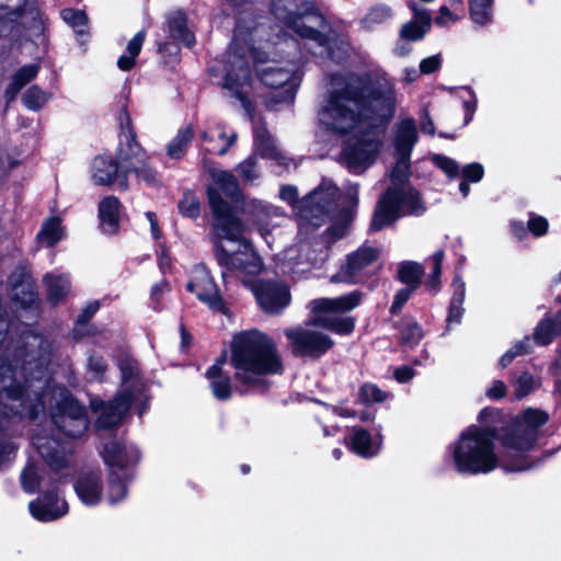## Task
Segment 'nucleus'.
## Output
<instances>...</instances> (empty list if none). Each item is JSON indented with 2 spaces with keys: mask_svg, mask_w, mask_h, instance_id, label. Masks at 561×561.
Masks as SVG:
<instances>
[{
  "mask_svg": "<svg viewBox=\"0 0 561 561\" xmlns=\"http://www.w3.org/2000/svg\"><path fill=\"white\" fill-rule=\"evenodd\" d=\"M415 288L413 287H409V288H402L400 289L396 296H394V300H393V304L391 306V312L392 313H396L398 311L401 310V308L403 307V305L409 300V298L411 297L413 290Z\"/></svg>",
  "mask_w": 561,
  "mask_h": 561,
  "instance_id": "57",
  "label": "nucleus"
},
{
  "mask_svg": "<svg viewBox=\"0 0 561 561\" xmlns=\"http://www.w3.org/2000/svg\"><path fill=\"white\" fill-rule=\"evenodd\" d=\"M42 480L41 469L30 463L21 473L22 488L27 493H34L38 490Z\"/></svg>",
  "mask_w": 561,
  "mask_h": 561,
  "instance_id": "41",
  "label": "nucleus"
},
{
  "mask_svg": "<svg viewBox=\"0 0 561 561\" xmlns=\"http://www.w3.org/2000/svg\"><path fill=\"white\" fill-rule=\"evenodd\" d=\"M424 268L416 262H403L399 268V278L402 283L416 288L421 282Z\"/></svg>",
  "mask_w": 561,
  "mask_h": 561,
  "instance_id": "40",
  "label": "nucleus"
},
{
  "mask_svg": "<svg viewBox=\"0 0 561 561\" xmlns=\"http://www.w3.org/2000/svg\"><path fill=\"white\" fill-rule=\"evenodd\" d=\"M169 32L173 39L187 47H191L195 42V36L188 28L186 15L182 11H175L170 14Z\"/></svg>",
  "mask_w": 561,
  "mask_h": 561,
  "instance_id": "29",
  "label": "nucleus"
},
{
  "mask_svg": "<svg viewBox=\"0 0 561 561\" xmlns=\"http://www.w3.org/2000/svg\"><path fill=\"white\" fill-rule=\"evenodd\" d=\"M45 364L46 357L34 359L26 354L21 376L18 375L16 365H0V428L4 430L10 419H35L44 411L48 400L56 427L69 437L80 436L88 428L84 409L65 388L51 383ZM15 449L16 446L7 435L0 433V469L10 460Z\"/></svg>",
  "mask_w": 561,
  "mask_h": 561,
  "instance_id": "3",
  "label": "nucleus"
},
{
  "mask_svg": "<svg viewBox=\"0 0 561 561\" xmlns=\"http://www.w3.org/2000/svg\"><path fill=\"white\" fill-rule=\"evenodd\" d=\"M484 169L478 162L469 163L462 168L461 175L468 182H480L483 178Z\"/></svg>",
  "mask_w": 561,
  "mask_h": 561,
  "instance_id": "53",
  "label": "nucleus"
},
{
  "mask_svg": "<svg viewBox=\"0 0 561 561\" xmlns=\"http://www.w3.org/2000/svg\"><path fill=\"white\" fill-rule=\"evenodd\" d=\"M101 471L99 469H85L80 472L75 491L80 501L88 506L98 505L103 496Z\"/></svg>",
  "mask_w": 561,
  "mask_h": 561,
  "instance_id": "20",
  "label": "nucleus"
},
{
  "mask_svg": "<svg viewBox=\"0 0 561 561\" xmlns=\"http://www.w3.org/2000/svg\"><path fill=\"white\" fill-rule=\"evenodd\" d=\"M528 230L534 236L541 237L548 230V220L545 217L531 215L528 220Z\"/></svg>",
  "mask_w": 561,
  "mask_h": 561,
  "instance_id": "55",
  "label": "nucleus"
},
{
  "mask_svg": "<svg viewBox=\"0 0 561 561\" xmlns=\"http://www.w3.org/2000/svg\"><path fill=\"white\" fill-rule=\"evenodd\" d=\"M102 458L110 468L111 473L126 469L130 462L126 447L117 440L105 444L102 450Z\"/></svg>",
  "mask_w": 561,
  "mask_h": 561,
  "instance_id": "28",
  "label": "nucleus"
},
{
  "mask_svg": "<svg viewBox=\"0 0 561 561\" xmlns=\"http://www.w3.org/2000/svg\"><path fill=\"white\" fill-rule=\"evenodd\" d=\"M409 9L413 12V19L403 24L400 30V38L407 41H420L424 37L431 27V15L424 8L411 0L408 2Z\"/></svg>",
  "mask_w": 561,
  "mask_h": 561,
  "instance_id": "22",
  "label": "nucleus"
},
{
  "mask_svg": "<svg viewBox=\"0 0 561 561\" xmlns=\"http://www.w3.org/2000/svg\"><path fill=\"white\" fill-rule=\"evenodd\" d=\"M432 160L448 178L455 179L460 174L458 163L451 158L434 154Z\"/></svg>",
  "mask_w": 561,
  "mask_h": 561,
  "instance_id": "50",
  "label": "nucleus"
},
{
  "mask_svg": "<svg viewBox=\"0 0 561 561\" xmlns=\"http://www.w3.org/2000/svg\"><path fill=\"white\" fill-rule=\"evenodd\" d=\"M379 252L370 245H363L348 255L346 264L332 276L333 283H356L366 270L378 259Z\"/></svg>",
  "mask_w": 561,
  "mask_h": 561,
  "instance_id": "14",
  "label": "nucleus"
},
{
  "mask_svg": "<svg viewBox=\"0 0 561 561\" xmlns=\"http://www.w3.org/2000/svg\"><path fill=\"white\" fill-rule=\"evenodd\" d=\"M514 389V396L523 399L540 386V379L531 374L524 371L511 381Z\"/></svg>",
  "mask_w": 561,
  "mask_h": 561,
  "instance_id": "37",
  "label": "nucleus"
},
{
  "mask_svg": "<svg viewBox=\"0 0 561 561\" xmlns=\"http://www.w3.org/2000/svg\"><path fill=\"white\" fill-rule=\"evenodd\" d=\"M391 16V10L385 4L376 5L365 14L360 20V25L367 31H373L378 25L388 21Z\"/></svg>",
  "mask_w": 561,
  "mask_h": 561,
  "instance_id": "38",
  "label": "nucleus"
},
{
  "mask_svg": "<svg viewBox=\"0 0 561 561\" xmlns=\"http://www.w3.org/2000/svg\"><path fill=\"white\" fill-rule=\"evenodd\" d=\"M260 33L259 27L252 28L239 22L224 59V89L229 92V96L240 102L248 115L252 112L253 91L248 55L253 58L261 81L272 89H280L272 99L275 104H290L300 81L295 62L276 59V53L271 51L270 46L260 51L250 45L253 35Z\"/></svg>",
  "mask_w": 561,
  "mask_h": 561,
  "instance_id": "5",
  "label": "nucleus"
},
{
  "mask_svg": "<svg viewBox=\"0 0 561 561\" xmlns=\"http://www.w3.org/2000/svg\"><path fill=\"white\" fill-rule=\"evenodd\" d=\"M50 98V93L44 91L38 85H32L23 93L22 103L30 111L36 112L43 108Z\"/></svg>",
  "mask_w": 561,
  "mask_h": 561,
  "instance_id": "35",
  "label": "nucleus"
},
{
  "mask_svg": "<svg viewBox=\"0 0 561 561\" xmlns=\"http://www.w3.org/2000/svg\"><path fill=\"white\" fill-rule=\"evenodd\" d=\"M91 175L96 185L108 186L117 181L121 190L128 188L129 171L118 167L111 157H96L92 163Z\"/></svg>",
  "mask_w": 561,
  "mask_h": 561,
  "instance_id": "17",
  "label": "nucleus"
},
{
  "mask_svg": "<svg viewBox=\"0 0 561 561\" xmlns=\"http://www.w3.org/2000/svg\"><path fill=\"white\" fill-rule=\"evenodd\" d=\"M337 186L328 179L321 183L296 206L298 216L299 234L310 232L311 228L322 226L329 218L334 221L328 232L333 240L344 236L347 226L353 218V211L348 208L336 210Z\"/></svg>",
  "mask_w": 561,
  "mask_h": 561,
  "instance_id": "9",
  "label": "nucleus"
},
{
  "mask_svg": "<svg viewBox=\"0 0 561 561\" xmlns=\"http://www.w3.org/2000/svg\"><path fill=\"white\" fill-rule=\"evenodd\" d=\"M460 16L453 12L448 7L443 5L439 8L438 14L435 19V23L439 26H446L449 23L458 21Z\"/></svg>",
  "mask_w": 561,
  "mask_h": 561,
  "instance_id": "56",
  "label": "nucleus"
},
{
  "mask_svg": "<svg viewBox=\"0 0 561 561\" xmlns=\"http://www.w3.org/2000/svg\"><path fill=\"white\" fill-rule=\"evenodd\" d=\"M440 67V58L438 55L430 56L424 58L420 64V72L430 75L438 70Z\"/></svg>",
  "mask_w": 561,
  "mask_h": 561,
  "instance_id": "59",
  "label": "nucleus"
},
{
  "mask_svg": "<svg viewBox=\"0 0 561 561\" xmlns=\"http://www.w3.org/2000/svg\"><path fill=\"white\" fill-rule=\"evenodd\" d=\"M224 360H217L206 371L209 387L214 397L218 400H227L231 396L230 377L222 370Z\"/></svg>",
  "mask_w": 561,
  "mask_h": 561,
  "instance_id": "26",
  "label": "nucleus"
},
{
  "mask_svg": "<svg viewBox=\"0 0 561 561\" xmlns=\"http://www.w3.org/2000/svg\"><path fill=\"white\" fill-rule=\"evenodd\" d=\"M466 295V284L461 277L455 276L453 282V297L449 306L447 321L449 323H459L463 314V300Z\"/></svg>",
  "mask_w": 561,
  "mask_h": 561,
  "instance_id": "32",
  "label": "nucleus"
},
{
  "mask_svg": "<svg viewBox=\"0 0 561 561\" xmlns=\"http://www.w3.org/2000/svg\"><path fill=\"white\" fill-rule=\"evenodd\" d=\"M393 376L398 382H408L414 377V370L409 366H402L394 370Z\"/></svg>",
  "mask_w": 561,
  "mask_h": 561,
  "instance_id": "63",
  "label": "nucleus"
},
{
  "mask_svg": "<svg viewBox=\"0 0 561 561\" xmlns=\"http://www.w3.org/2000/svg\"><path fill=\"white\" fill-rule=\"evenodd\" d=\"M317 327L327 328L337 334H350L354 330V320L351 317L330 319L314 314L309 324L286 329L284 334L295 355L318 358L333 346L332 339Z\"/></svg>",
  "mask_w": 561,
  "mask_h": 561,
  "instance_id": "10",
  "label": "nucleus"
},
{
  "mask_svg": "<svg viewBox=\"0 0 561 561\" xmlns=\"http://www.w3.org/2000/svg\"><path fill=\"white\" fill-rule=\"evenodd\" d=\"M146 218L149 222L150 233L153 240L159 241L161 239V230L159 228L158 219L156 214L148 211Z\"/></svg>",
  "mask_w": 561,
  "mask_h": 561,
  "instance_id": "64",
  "label": "nucleus"
},
{
  "mask_svg": "<svg viewBox=\"0 0 561 561\" xmlns=\"http://www.w3.org/2000/svg\"><path fill=\"white\" fill-rule=\"evenodd\" d=\"M33 445L51 469L59 470L69 465L71 446L68 442H61L43 434H35L33 436Z\"/></svg>",
  "mask_w": 561,
  "mask_h": 561,
  "instance_id": "15",
  "label": "nucleus"
},
{
  "mask_svg": "<svg viewBox=\"0 0 561 561\" xmlns=\"http://www.w3.org/2000/svg\"><path fill=\"white\" fill-rule=\"evenodd\" d=\"M169 291V285L165 280H161L154 284L151 288L150 300L152 304H157L159 299ZM154 309H158L157 305H153Z\"/></svg>",
  "mask_w": 561,
  "mask_h": 561,
  "instance_id": "62",
  "label": "nucleus"
},
{
  "mask_svg": "<svg viewBox=\"0 0 561 561\" xmlns=\"http://www.w3.org/2000/svg\"><path fill=\"white\" fill-rule=\"evenodd\" d=\"M252 211L255 217V225L265 239L272 228L279 226L285 220V215L278 207L267 205L261 201L252 202Z\"/></svg>",
  "mask_w": 561,
  "mask_h": 561,
  "instance_id": "24",
  "label": "nucleus"
},
{
  "mask_svg": "<svg viewBox=\"0 0 561 561\" xmlns=\"http://www.w3.org/2000/svg\"><path fill=\"white\" fill-rule=\"evenodd\" d=\"M280 199L287 202L294 207V210L297 213L296 206L300 201H297V188L291 185H285L279 191Z\"/></svg>",
  "mask_w": 561,
  "mask_h": 561,
  "instance_id": "60",
  "label": "nucleus"
},
{
  "mask_svg": "<svg viewBox=\"0 0 561 561\" xmlns=\"http://www.w3.org/2000/svg\"><path fill=\"white\" fill-rule=\"evenodd\" d=\"M179 209L183 216L196 218L199 215L198 198L191 192L185 193L179 203Z\"/></svg>",
  "mask_w": 561,
  "mask_h": 561,
  "instance_id": "49",
  "label": "nucleus"
},
{
  "mask_svg": "<svg viewBox=\"0 0 561 561\" xmlns=\"http://www.w3.org/2000/svg\"><path fill=\"white\" fill-rule=\"evenodd\" d=\"M443 260H444L443 251L435 252L431 257V261L433 263V270H432V273H431L428 279L425 283V286L430 290L435 291L439 288Z\"/></svg>",
  "mask_w": 561,
  "mask_h": 561,
  "instance_id": "48",
  "label": "nucleus"
},
{
  "mask_svg": "<svg viewBox=\"0 0 561 561\" xmlns=\"http://www.w3.org/2000/svg\"><path fill=\"white\" fill-rule=\"evenodd\" d=\"M561 331V312L543 319L536 328L534 340L539 345L549 344Z\"/></svg>",
  "mask_w": 561,
  "mask_h": 561,
  "instance_id": "31",
  "label": "nucleus"
},
{
  "mask_svg": "<svg viewBox=\"0 0 561 561\" xmlns=\"http://www.w3.org/2000/svg\"><path fill=\"white\" fill-rule=\"evenodd\" d=\"M507 391L506 385L502 380L492 381L491 386L486 389L485 394L492 400L502 399Z\"/></svg>",
  "mask_w": 561,
  "mask_h": 561,
  "instance_id": "58",
  "label": "nucleus"
},
{
  "mask_svg": "<svg viewBox=\"0 0 561 561\" xmlns=\"http://www.w3.org/2000/svg\"><path fill=\"white\" fill-rule=\"evenodd\" d=\"M39 71V66L32 64L22 67L16 71V73L13 76L12 81L15 82L18 85L23 88L28 82L34 80Z\"/></svg>",
  "mask_w": 561,
  "mask_h": 561,
  "instance_id": "51",
  "label": "nucleus"
},
{
  "mask_svg": "<svg viewBox=\"0 0 561 561\" xmlns=\"http://www.w3.org/2000/svg\"><path fill=\"white\" fill-rule=\"evenodd\" d=\"M121 203L115 196H106L99 204L100 226L104 233L115 234L119 227Z\"/></svg>",
  "mask_w": 561,
  "mask_h": 561,
  "instance_id": "25",
  "label": "nucleus"
},
{
  "mask_svg": "<svg viewBox=\"0 0 561 561\" xmlns=\"http://www.w3.org/2000/svg\"><path fill=\"white\" fill-rule=\"evenodd\" d=\"M116 473H111L107 491V501L111 505L122 502L127 496V486L125 481L115 477Z\"/></svg>",
  "mask_w": 561,
  "mask_h": 561,
  "instance_id": "42",
  "label": "nucleus"
},
{
  "mask_svg": "<svg viewBox=\"0 0 561 561\" xmlns=\"http://www.w3.org/2000/svg\"><path fill=\"white\" fill-rule=\"evenodd\" d=\"M500 416V412L496 409H483L479 415L478 420L482 424L481 428H490L495 432V438L497 437V430L492 425L495 420Z\"/></svg>",
  "mask_w": 561,
  "mask_h": 561,
  "instance_id": "54",
  "label": "nucleus"
},
{
  "mask_svg": "<svg viewBox=\"0 0 561 561\" xmlns=\"http://www.w3.org/2000/svg\"><path fill=\"white\" fill-rule=\"evenodd\" d=\"M230 362L236 381L247 390L264 388L266 376L282 371L273 341L257 330L233 336Z\"/></svg>",
  "mask_w": 561,
  "mask_h": 561,
  "instance_id": "8",
  "label": "nucleus"
},
{
  "mask_svg": "<svg viewBox=\"0 0 561 561\" xmlns=\"http://www.w3.org/2000/svg\"><path fill=\"white\" fill-rule=\"evenodd\" d=\"M392 146L397 162L391 171V186L381 196L374 214L371 227L376 230L391 225L407 215H420L425 210L419 193L408 182L410 156L417 141V130L413 118L397 123L392 130Z\"/></svg>",
  "mask_w": 561,
  "mask_h": 561,
  "instance_id": "6",
  "label": "nucleus"
},
{
  "mask_svg": "<svg viewBox=\"0 0 561 561\" xmlns=\"http://www.w3.org/2000/svg\"><path fill=\"white\" fill-rule=\"evenodd\" d=\"M308 234L309 232H305L302 236L298 233L299 242L297 244L276 254L275 268L277 273L298 278L317 263L318 257L311 254L310 249L319 243L316 240H309Z\"/></svg>",
  "mask_w": 561,
  "mask_h": 561,
  "instance_id": "11",
  "label": "nucleus"
},
{
  "mask_svg": "<svg viewBox=\"0 0 561 561\" xmlns=\"http://www.w3.org/2000/svg\"><path fill=\"white\" fill-rule=\"evenodd\" d=\"M119 121L121 134L117 149V161L122 169L128 170L129 174L138 181L139 173L137 164L140 161V145L137 140V134L131 126L130 117L127 112H123L121 114Z\"/></svg>",
  "mask_w": 561,
  "mask_h": 561,
  "instance_id": "12",
  "label": "nucleus"
},
{
  "mask_svg": "<svg viewBox=\"0 0 561 561\" xmlns=\"http://www.w3.org/2000/svg\"><path fill=\"white\" fill-rule=\"evenodd\" d=\"M397 106L394 83L387 75L330 78L317 110L320 129L335 137L351 135L342 149L348 170L360 174L376 160L381 140L378 133L393 117Z\"/></svg>",
  "mask_w": 561,
  "mask_h": 561,
  "instance_id": "1",
  "label": "nucleus"
},
{
  "mask_svg": "<svg viewBox=\"0 0 561 561\" xmlns=\"http://www.w3.org/2000/svg\"><path fill=\"white\" fill-rule=\"evenodd\" d=\"M61 16L64 21L73 27L78 34H84L88 19L83 11L65 9L61 12Z\"/></svg>",
  "mask_w": 561,
  "mask_h": 561,
  "instance_id": "44",
  "label": "nucleus"
},
{
  "mask_svg": "<svg viewBox=\"0 0 561 561\" xmlns=\"http://www.w3.org/2000/svg\"><path fill=\"white\" fill-rule=\"evenodd\" d=\"M493 0H469L471 20L479 25H486L493 19Z\"/></svg>",
  "mask_w": 561,
  "mask_h": 561,
  "instance_id": "34",
  "label": "nucleus"
},
{
  "mask_svg": "<svg viewBox=\"0 0 561 561\" xmlns=\"http://www.w3.org/2000/svg\"><path fill=\"white\" fill-rule=\"evenodd\" d=\"M210 176L213 184L208 187V201L218 239L216 257L222 268L225 285L234 279L241 282L251 289L265 312L279 313L290 304L289 288L283 283L254 280L264 265L251 242L244 239L242 222L234 216L233 208L240 197L236 176L227 170H213Z\"/></svg>",
  "mask_w": 561,
  "mask_h": 561,
  "instance_id": "2",
  "label": "nucleus"
},
{
  "mask_svg": "<svg viewBox=\"0 0 561 561\" xmlns=\"http://www.w3.org/2000/svg\"><path fill=\"white\" fill-rule=\"evenodd\" d=\"M159 49L167 62H174L179 59L180 49L178 44L165 43Z\"/></svg>",
  "mask_w": 561,
  "mask_h": 561,
  "instance_id": "61",
  "label": "nucleus"
},
{
  "mask_svg": "<svg viewBox=\"0 0 561 561\" xmlns=\"http://www.w3.org/2000/svg\"><path fill=\"white\" fill-rule=\"evenodd\" d=\"M254 152L262 158L276 161L278 164L288 165V159L277 148L275 140L264 126L254 123Z\"/></svg>",
  "mask_w": 561,
  "mask_h": 561,
  "instance_id": "23",
  "label": "nucleus"
},
{
  "mask_svg": "<svg viewBox=\"0 0 561 561\" xmlns=\"http://www.w3.org/2000/svg\"><path fill=\"white\" fill-rule=\"evenodd\" d=\"M530 351V339L525 337L524 340L515 343L499 360L501 368L507 367L515 357L527 354Z\"/></svg>",
  "mask_w": 561,
  "mask_h": 561,
  "instance_id": "46",
  "label": "nucleus"
},
{
  "mask_svg": "<svg viewBox=\"0 0 561 561\" xmlns=\"http://www.w3.org/2000/svg\"><path fill=\"white\" fill-rule=\"evenodd\" d=\"M359 397L365 402H383L387 393L373 383H366L360 388Z\"/></svg>",
  "mask_w": 561,
  "mask_h": 561,
  "instance_id": "52",
  "label": "nucleus"
},
{
  "mask_svg": "<svg viewBox=\"0 0 561 561\" xmlns=\"http://www.w3.org/2000/svg\"><path fill=\"white\" fill-rule=\"evenodd\" d=\"M401 336L404 345L414 347L423 339V331L415 321L407 320L403 323Z\"/></svg>",
  "mask_w": 561,
  "mask_h": 561,
  "instance_id": "43",
  "label": "nucleus"
},
{
  "mask_svg": "<svg viewBox=\"0 0 561 561\" xmlns=\"http://www.w3.org/2000/svg\"><path fill=\"white\" fill-rule=\"evenodd\" d=\"M549 415L538 409H526L505 428L497 454L495 432L470 425L449 446L455 470L461 474H485L502 467L506 471H524L531 467L526 454L537 445L540 428Z\"/></svg>",
  "mask_w": 561,
  "mask_h": 561,
  "instance_id": "4",
  "label": "nucleus"
},
{
  "mask_svg": "<svg viewBox=\"0 0 561 561\" xmlns=\"http://www.w3.org/2000/svg\"><path fill=\"white\" fill-rule=\"evenodd\" d=\"M194 131L191 126L179 130L178 135L171 140L168 146V154L173 159H179L183 156L185 148L192 140Z\"/></svg>",
  "mask_w": 561,
  "mask_h": 561,
  "instance_id": "39",
  "label": "nucleus"
},
{
  "mask_svg": "<svg viewBox=\"0 0 561 561\" xmlns=\"http://www.w3.org/2000/svg\"><path fill=\"white\" fill-rule=\"evenodd\" d=\"M139 51L140 33H137L127 46V54L119 57L117 61L118 67L124 71L129 70L134 66L135 58L139 54Z\"/></svg>",
  "mask_w": 561,
  "mask_h": 561,
  "instance_id": "45",
  "label": "nucleus"
},
{
  "mask_svg": "<svg viewBox=\"0 0 561 561\" xmlns=\"http://www.w3.org/2000/svg\"><path fill=\"white\" fill-rule=\"evenodd\" d=\"M360 299L362 294L359 291H352L335 298L314 299L309 302V309L313 314L339 319L334 314L353 310L359 305Z\"/></svg>",
  "mask_w": 561,
  "mask_h": 561,
  "instance_id": "18",
  "label": "nucleus"
},
{
  "mask_svg": "<svg viewBox=\"0 0 561 561\" xmlns=\"http://www.w3.org/2000/svg\"><path fill=\"white\" fill-rule=\"evenodd\" d=\"M348 448L362 458H373L379 454L382 446V436L377 433L375 436L363 427H353L346 438Z\"/></svg>",
  "mask_w": 561,
  "mask_h": 561,
  "instance_id": "21",
  "label": "nucleus"
},
{
  "mask_svg": "<svg viewBox=\"0 0 561 561\" xmlns=\"http://www.w3.org/2000/svg\"><path fill=\"white\" fill-rule=\"evenodd\" d=\"M46 285L47 299L53 305H57L70 291V282L65 275L47 274L44 277Z\"/></svg>",
  "mask_w": 561,
  "mask_h": 561,
  "instance_id": "30",
  "label": "nucleus"
},
{
  "mask_svg": "<svg viewBox=\"0 0 561 561\" xmlns=\"http://www.w3.org/2000/svg\"><path fill=\"white\" fill-rule=\"evenodd\" d=\"M133 402V394L129 391L122 392L112 402L105 404L102 401H91V408L95 412H100L96 426L100 428H111L116 426Z\"/></svg>",
  "mask_w": 561,
  "mask_h": 561,
  "instance_id": "16",
  "label": "nucleus"
},
{
  "mask_svg": "<svg viewBox=\"0 0 561 561\" xmlns=\"http://www.w3.org/2000/svg\"><path fill=\"white\" fill-rule=\"evenodd\" d=\"M186 288L210 309L226 312V305L206 266L197 265L193 268Z\"/></svg>",
  "mask_w": 561,
  "mask_h": 561,
  "instance_id": "13",
  "label": "nucleus"
},
{
  "mask_svg": "<svg viewBox=\"0 0 561 561\" xmlns=\"http://www.w3.org/2000/svg\"><path fill=\"white\" fill-rule=\"evenodd\" d=\"M202 138L207 152L222 156L234 144L237 134L232 133L228 136L224 128L218 126L214 130L204 131Z\"/></svg>",
  "mask_w": 561,
  "mask_h": 561,
  "instance_id": "27",
  "label": "nucleus"
},
{
  "mask_svg": "<svg viewBox=\"0 0 561 561\" xmlns=\"http://www.w3.org/2000/svg\"><path fill=\"white\" fill-rule=\"evenodd\" d=\"M65 236L60 219L51 217L44 221L42 229L37 233V240L43 245L51 247L60 241Z\"/></svg>",
  "mask_w": 561,
  "mask_h": 561,
  "instance_id": "33",
  "label": "nucleus"
},
{
  "mask_svg": "<svg viewBox=\"0 0 561 561\" xmlns=\"http://www.w3.org/2000/svg\"><path fill=\"white\" fill-rule=\"evenodd\" d=\"M300 0H272V12L286 27L306 39L313 55L340 61L348 42L335 32L317 10L299 9Z\"/></svg>",
  "mask_w": 561,
  "mask_h": 561,
  "instance_id": "7",
  "label": "nucleus"
},
{
  "mask_svg": "<svg viewBox=\"0 0 561 561\" xmlns=\"http://www.w3.org/2000/svg\"><path fill=\"white\" fill-rule=\"evenodd\" d=\"M236 170L244 182H253L260 176V170L255 156H251L239 163Z\"/></svg>",
  "mask_w": 561,
  "mask_h": 561,
  "instance_id": "47",
  "label": "nucleus"
},
{
  "mask_svg": "<svg viewBox=\"0 0 561 561\" xmlns=\"http://www.w3.org/2000/svg\"><path fill=\"white\" fill-rule=\"evenodd\" d=\"M11 282L13 284V299L15 302L22 308L32 307L37 300L32 282L24 279L20 284H15L13 278Z\"/></svg>",
  "mask_w": 561,
  "mask_h": 561,
  "instance_id": "36",
  "label": "nucleus"
},
{
  "mask_svg": "<svg viewBox=\"0 0 561 561\" xmlns=\"http://www.w3.org/2000/svg\"><path fill=\"white\" fill-rule=\"evenodd\" d=\"M31 515L39 522H53L68 513V503L57 494L47 493L28 504Z\"/></svg>",
  "mask_w": 561,
  "mask_h": 561,
  "instance_id": "19",
  "label": "nucleus"
}]
</instances>
